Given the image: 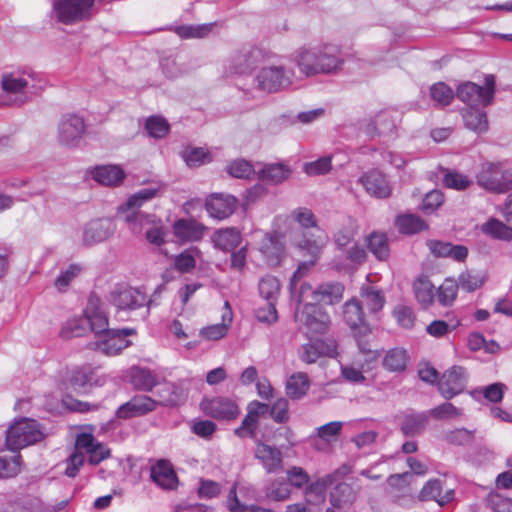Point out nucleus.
Returning a JSON list of instances; mask_svg holds the SVG:
<instances>
[{
    "mask_svg": "<svg viewBox=\"0 0 512 512\" xmlns=\"http://www.w3.org/2000/svg\"><path fill=\"white\" fill-rule=\"evenodd\" d=\"M225 307L227 308L228 311L226 314L223 315V323L214 324L203 328L200 331V334L204 338L208 340H218L226 335L228 327L232 321V312L230 310V305L228 302H225Z\"/></svg>",
    "mask_w": 512,
    "mask_h": 512,
    "instance_id": "49530a36",
    "label": "nucleus"
},
{
    "mask_svg": "<svg viewBox=\"0 0 512 512\" xmlns=\"http://www.w3.org/2000/svg\"><path fill=\"white\" fill-rule=\"evenodd\" d=\"M95 0H53L51 16L57 22L71 25L91 17Z\"/></svg>",
    "mask_w": 512,
    "mask_h": 512,
    "instance_id": "39448f33",
    "label": "nucleus"
},
{
    "mask_svg": "<svg viewBox=\"0 0 512 512\" xmlns=\"http://www.w3.org/2000/svg\"><path fill=\"white\" fill-rule=\"evenodd\" d=\"M290 173V169L284 164H268L261 169L259 177L262 180L278 184L286 180Z\"/></svg>",
    "mask_w": 512,
    "mask_h": 512,
    "instance_id": "09e8293b",
    "label": "nucleus"
},
{
    "mask_svg": "<svg viewBox=\"0 0 512 512\" xmlns=\"http://www.w3.org/2000/svg\"><path fill=\"white\" fill-rule=\"evenodd\" d=\"M157 402L155 399L146 395H137L124 403L117 409V417L128 419L138 417L152 412L156 409Z\"/></svg>",
    "mask_w": 512,
    "mask_h": 512,
    "instance_id": "412c9836",
    "label": "nucleus"
},
{
    "mask_svg": "<svg viewBox=\"0 0 512 512\" xmlns=\"http://www.w3.org/2000/svg\"><path fill=\"white\" fill-rule=\"evenodd\" d=\"M198 252L197 249H188L175 256V268L182 273L191 272L196 266L195 254Z\"/></svg>",
    "mask_w": 512,
    "mask_h": 512,
    "instance_id": "0e129e2a",
    "label": "nucleus"
},
{
    "mask_svg": "<svg viewBox=\"0 0 512 512\" xmlns=\"http://www.w3.org/2000/svg\"><path fill=\"white\" fill-rule=\"evenodd\" d=\"M369 251L380 261L389 258L390 248L386 234L373 232L366 238Z\"/></svg>",
    "mask_w": 512,
    "mask_h": 512,
    "instance_id": "58836bf2",
    "label": "nucleus"
},
{
    "mask_svg": "<svg viewBox=\"0 0 512 512\" xmlns=\"http://www.w3.org/2000/svg\"><path fill=\"white\" fill-rule=\"evenodd\" d=\"M293 62L305 77L338 73L344 59L338 47L323 44L302 47L293 54Z\"/></svg>",
    "mask_w": 512,
    "mask_h": 512,
    "instance_id": "f03ea898",
    "label": "nucleus"
},
{
    "mask_svg": "<svg viewBox=\"0 0 512 512\" xmlns=\"http://www.w3.org/2000/svg\"><path fill=\"white\" fill-rule=\"evenodd\" d=\"M150 477L152 481L164 490H173L178 485L177 475L167 460H158L151 466Z\"/></svg>",
    "mask_w": 512,
    "mask_h": 512,
    "instance_id": "393cba45",
    "label": "nucleus"
},
{
    "mask_svg": "<svg viewBox=\"0 0 512 512\" xmlns=\"http://www.w3.org/2000/svg\"><path fill=\"white\" fill-rule=\"evenodd\" d=\"M356 498V491L350 484L345 482L338 483L330 492V503L338 509L352 505Z\"/></svg>",
    "mask_w": 512,
    "mask_h": 512,
    "instance_id": "f704fd0d",
    "label": "nucleus"
},
{
    "mask_svg": "<svg viewBox=\"0 0 512 512\" xmlns=\"http://www.w3.org/2000/svg\"><path fill=\"white\" fill-rule=\"evenodd\" d=\"M260 250L266 256L270 264L277 265L280 263L283 250L272 236L268 234L264 235L263 244L261 245Z\"/></svg>",
    "mask_w": 512,
    "mask_h": 512,
    "instance_id": "6e6d98bb",
    "label": "nucleus"
},
{
    "mask_svg": "<svg viewBox=\"0 0 512 512\" xmlns=\"http://www.w3.org/2000/svg\"><path fill=\"white\" fill-rule=\"evenodd\" d=\"M203 412L215 419H233L239 414L238 406L230 399L215 397L201 402Z\"/></svg>",
    "mask_w": 512,
    "mask_h": 512,
    "instance_id": "6ab92c4d",
    "label": "nucleus"
},
{
    "mask_svg": "<svg viewBox=\"0 0 512 512\" xmlns=\"http://www.w3.org/2000/svg\"><path fill=\"white\" fill-rule=\"evenodd\" d=\"M368 194L376 198H386L391 194V187L386 177L379 171L373 170L360 178Z\"/></svg>",
    "mask_w": 512,
    "mask_h": 512,
    "instance_id": "c756f323",
    "label": "nucleus"
},
{
    "mask_svg": "<svg viewBox=\"0 0 512 512\" xmlns=\"http://www.w3.org/2000/svg\"><path fill=\"white\" fill-rule=\"evenodd\" d=\"M84 317L90 331L94 332L97 336L108 330V317L97 295L91 294L89 296L84 310Z\"/></svg>",
    "mask_w": 512,
    "mask_h": 512,
    "instance_id": "dca6fc26",
    "label": "nucleus"
},
{
    "mask_svg": "<svg viewBox=\"0 0 512 512\" xmlns=\"http://www.w3.org/2000/svg\"><path fill=\"white\" fill-rule=\"evenodd\" d=\"M227 507L230 512H274L271 509L262 508L257 505H244L238 498L236 493V484L229 491L227 499Z\"/></svg>",
    "mask_w": 512,
    "mask_h": 512,
    "instance_id": "13d9d810",
    "label": "nucleus"
},
{
    "mask_svg": "<svg viewBox=\"0 0 512 512\" xmlns=\"http://www.w3.org/2000/svg\"><path fill=\"white\" fill-rule=\"evenodd\" d=\"M337 348V342L332 338L311 339L299 348L298 357L302 362L312 364L321 357H336Z\"/></svg>",
    "mask_w": 512,
    "mask_h": 512,
    "instance_id": "ddd939ff",
    "label": "nucleus"
},
{
    "mask_svg": "<svg viewBox=\"0 0 512 512\" xmlns=\"http://www.w3.org/2000/svg\"><path fill=\"white\" fill-rule=\"evenodd\" d=\"M286 393L291 399H301L310 388V380L304 372L292 374L286 381Z\"/></svg>",
    "mask_w": 512,
    "mask_h": 512,
    "instance_id": "e433bc0d",
    "label": "nucleus"
},
{
    "mask_svg": "<svg viewBox=\"0 0 512 512\" xmlns=\"http://www.w3.org/2000/svg\"><path fill=\"white\" fill-rule=\"evenodd\" d=\"M94 370L90 366H76L66 372L67 389L76 393H86L92 386Z\"/></svg>",
    "mask_w": 512,
    "mask_h": 512,
    "instance_id": "b1692460",
    "label": "nucleus"
},
{
    "mask_svg": "<svg viewBox=\"0 0 512 512\" xmlns=\"http://www.w3.org/2000/svg\"><path fill=\"white\" fill-rule=\"evenodd\" d=\"M294 317L311 334H325L331 325L330 316L316 303H306L297 308Z\"/></svg>",
    "mask_w": 512,
    "mask_h": 512,
    "instance_id": "1a4fd4ad",
    "label": "nucleus"
},
{
    "mask_svg": "<svg viewBox=\"0 0 512 512\" xmlns=\"http://www.w3.org/2000/svg\"><path fill=\"white\" fill-rule=\"evenodd\" d=\"M130 378L134 388L141 391H151L159 385L158 377L147 368L132 367Z\"/></svg>",
    "mask_w": 512,
    "mask_h": 512,
    "instance_id": "c9c22d12",
    "label": "nucleus"
},
{
    "mask_svg": "<svg viewBox=\"0 0 512 512\" xmlns=\"http://www.w3.org/2000/svg\"><path fill=\"white\" fill-rule=\"evenodd\" d=\"M82 267L79 264H70L66 269L62 270L55 279L54 285L60 292H64L70 286L71 282L79 276Z\"/></svg>",
    "mask_w": 512,
    "mask_h": 512,
    "instance_id": "bf43d9fd",
    "label": "nucleus"
},
{
    "mask_svg": "<svg viewBox=\"0 0 512 512\" xmlns=\"http://www.w3.org/2000/svg\"><path fill=\"white\" fill-rule=\"evenodd\" d=\"M443 182L446 187L459 191L467 189L472 183L468 176L456 171H448Z\"/></svg>",
    "mask_w": 512,
    "mask_h": 512,
    "instance_id": "774afa93",
    "label": "nucleus"
},
{
    "mask_svg": "<svg viewBox=\"0 0 512 512\" xmlns=\"http://www.w3.org/2000/svg\"><path fill=\"white\" fill-rule=\"evenodd\" d=\"M227 172L235 178H250L255 174L253 165L244 159L231 162L227 166Z\"/></svg>",
    "mask_w": 512,
    "mask_h": 512,
    "instance_id": "69168bd1",
    "label": "nucleus"
},
{
    "mask_svg": "<svg viewBox=\"0 0 512 512\" xmlns=\"http://www.w3.org/2000/svg\"><path fill=\"white\" fill-rule=\"evenodd\" d=\"M268 412L269 406L267 404L258 401L251 402L248 405V413L241 426L235 430V434L239 437H253L259 417Z\"/></svg>",
    "mask_w": 512,
    "mask_h": 512,
    "instance_id": "c85d7f7f",
    "label": "nucleus"
},
{
    "mask_svg": "<svg viewBox=\"0 0 512 512\" xmlns=\"http://www.w3.org/2000/svg\"><path fill=\"white\" fill-rule=\"evenodd\" d=\"M349 473V468L343 465L330 474L318 478L314 482L308 484L305 488L304 495L308 504L319 505L325 501L326 490L339 479L345 477Z\"/></svg>",
    "mask_w": 512,
    "mask_h": 512,
    "instance_id": "f8f14e48",
    "label": "nucleus"
},
{
    "mask_svg": "<svg viewBox=\"0 0 512 512\" xmlns=\"http://www.w3.org/2000/svg\"><path fill=\"white\" fill-rule=\"evenodd\" d=\"M295 244L299 249L306 250L312 259L300 263L297 270L293 273L290 281V289L292 293L296 290L297 282L314 266L316 258L321 248L324 246V239L320 236L312 239L303 237L302 239L295 241Z\"/></svg>",
    "mask_w": 512,
    "mask_h": 512,
    "instance_id": "4468645a",
    "label": "nucleus"
},
{
    "mask_svg": "<svg viewBox=\"0 0 512 512\" xmlns=\"http://www.w3.org/2000/svg\"><path fill=\"white\" fill-rule=\"evenodd\" d=\"M427 247L436 257H449L456 261H464L468 256V249L463 245H452L449 242L428 240Z\"/></svg>",
    "mask_w": 512,
    "mask_h": 512,
    "instance_id": "2f4dec72",
    "label": "nucleus"
},
{
    "mask_svg": "<svg viewBox=\"0 0 512 512\" xmlns=\"http://www.w3.org/2000/svg\"><path fill=\"white\" fill-rule=\"evenodd\" d=\"M237 207V199L229 194H213L205 203L210 217L223 220L232 215Z\"/></svg>",
    "mask_w": 512,
    "mask_h": 512,
    "instance_id": "aec40b11",
    "label": "nucleus"
},
{
    "mask_svg": "<svg viewBox=\"0 0 512 512\" xmlns=\"http://www.w3.org/2000/svg\"><path fill=\"white\" fill-rule=\"evenodd\" d=\"M211 240L215 248L228 252L240 245L242 236L237 228L227 227L216 230Z\"/></svg>",
    "mask_w": 512,
    "mask_h": 512,
    "instance_id": "473e14b6",
    "label": "nucleus"
},
{
    "mask_svg": "<svg viewBox=\"0 0 512 512\" xmlns=\"http://www.w3.org/2000/svg\"><path fill=\"white\" fill-rule=\"evenodd\" d=\"M481 231L492 238L499 240H511L512 228L496 218H490L481 225Z\"/></svg>",
    "mask_w": 512,
    "mask_h": 512,
    "instance_id": "79ce46f5",
    "label": "nucleus"
},
{
    "mask_svg": "<svg viewBox=\"0 0 512 512\" xmlns=\"http://www.w3.org/2000/svg\"><path fill=\"white\" fill-rule=\"evenodd\" d=\"M466 381L464 368L453 366L441 377L438 383L439 391L444 398L451 399L465 389Z\"/></svg>",
    "mask_w": 512,
    "mask_h": 512,
    "instance_id": "f3484780",
    "label": "nucleus"
},
{
    "mask_svg": "<svg viewBox=\"0 0 512 512\" xmlns=\"http://www.w3.org/2000/svg\"><path fill=\"white\" fill-rule=\"evenodd\" d=\"M430 96L438 106H447L454 99V91L444 82H438L430 87Z\"/></svg>",
    "mask_w": 512,
    "mask_h": 512,
    "instance_id": "4d7b16f0",
    "label": "nucleus"
},
{
    "mask_svg": "<svg viewBox=\"0 0 512 512\" xmlns=\"http://www.w3.org/2000/svg\"><path fill=\"white\" fill-rule=\"evenodd\" d=\"M344 287L340 283H325L320 285L313 293L315 303L323 302L333 305L338 303L343 296Z\"/></svg>",
    "mask_w": 512,
    "mask_h": 512,
    "instance_id": "4c0bfd02",
    "label": "nucleus"
},
{
    "mask_svg": "<svg viewBox=\"0 0 512 512\" xmlns=\"http://www.w3.org/2000/svg\"><path fill=\"white\" fill-rule=\"evenodd\" d=\"M458 288V284L455 280L447 278L439 286L435 297L441 305L449 306L455 301Z\"/></svg>",
    "mask_w": 512,
    "mask_h": 512,
    "instance_id": "864d4df0",
    "label": "nucleus"
},
{
    "mask_svg": "<svg viewBox=\"0 0 512 512\" xmlns=\"http://www.w3.org/2000/svg\"><path fill=\"white\" fill-rule=\"evenodd\" d=\"M1 87L3 90L0 100L2 105L20 106L31 99L29 81L22 75L15 73L4 74L1 80Z\"/></svg>",
    "mask_w": 512,
    "mask_h": 512,
    "instance_id": "6e6552de",
    "label": "nucleus"
},
{
    "mask_svg": "<svg viewBox=\"0 0 512 512\" xmlns=\"http://www.w3.org/2000/svg\"><path fill=\"white\" fill-rule=\"evenodd\" d=\"M396 225L403 234H415L428 228V225L419 216L413 214L399 216Z\"/></svg>",
    "mask_w": 512,
    "mask_h": 512,
    "instance_id": "de8ad7c7",
    "label": "nucleus"
},
{
    "mask_svg": "<svg viewBox=\"0 0 512 512\" xmlns=\"http://www.w3.org/2000/svg\"><path fill=\"white\" fill-rule=\"evenodd\" d=\"M495 77L486 75L484 86L464 82L457 87L456 96L471 108L486 107L492 104L495 96Z\"/></svg>",
    "mask_w": 512,
    "mask_h": 512,
    "instance_id": "20e7f679",
    "label": "nucleus"
},
{
    "mask_svg": "<svg viewBox=\"0 0 512 512\" xmlns=\"http://www.w3.org/2000/svg\"><path fill=\"white\" fill-rule=\"evenodd\" d=\"M76 449L85 450L89 454V463L91 465L99 464L110 455L109 449L96 441L93 435L88 433H82L77 436Z\"/></svg>",
    "mask_w": 512,
    "mask_h": 512,
    "instance_id": "bb28decb",
    "label": "nucleus"
},
{
    "mask_svg": "<svg viewBox=\"0 0 512 512\" xmlns=\"http://www.w3.org/2000/svg\"><path fill=\"white\" fill-rule=\"evenodd\" d=\"M428 424V416L425 413L407 414L401 422V431L405 436L421 434Z\"/></svg>",
    "mask_w": 512,
    "mask_h": 512,
    "instance_id": "ea45409f",
    "label": "nucleus"
},
{
    "mask_svg": "<svg viewBox=\"0 0 512 512\" xmlns=\"http://www.w3.org/2000/svg\"><path fill=\"white\" fill-rule=\"evenodd\" d=\"M442 485L438 479L429 480L421 489L419 493V499L421 501H436L440 506L451 502L454 498V491L452 489L441 494Z\"/></svg>",
    "mask_w": 512,
    "mask_h": 512,
    "instance_id": "72a5a7b5",
    "label": "nucleus"
},
{
    "mask_svg": "<svg viewBox=\"0 0 512 512\" xmlns=\"http://www.w3.org/2000/svg\"><path fill=\"white\" fill-rule=\"evenodd\" d=\"M485 282V275L480 271H465L458 277V287L467 292L475 291Z\"/></svg>",
    "mask_w": 512,
    "mask_h": 512,
    "instance_id": "5fc2aeb1",
    "label": "nucleus"
},
{
    "mask_svg": "<svg viewBox=\"0 0 512 512\" xmlns=\"http://www.w3.org/2000/svg\"><path fill=\"white\" fill-rule=\"evenodd\" d=\"M281 291L279 280L272 276L266 275L259 282V293L267 302L276 303Z\"/></svg>",
    "mask_w": 512,
    "mask_h": 512,
    "instance_id": "8fccbe9b",
    "label": "nucleus"
},
{
    "mask_svg": "<svg viewBox=\"0 0 512 512\" xmlns=\"http://www.w3.org/2000/svg\"><path fill=\"white\" fill-rule=\"evenodd\" d=\"M20 472V455L16 452L0 451V478H10Z\"/></svg>",
    "mask_w": 512,
    "mask_h": 512,
    "instance_id": "a18cd8bd",
    "label": "nucleus"
},
{
    "mask_svg": "<svg viewBox=\"0 0 512 512\" xmlns=\"http://www.w3.org/2000/svg\"><path fill=\"white\" fill-rule=\"evenodd\" d=\"M145 127L149 136L153 138H163L169 132L168 122L157 116L148 118Z\"/></svg>",
    "mask_w": 512,
    "mask_h": 512,
    "instance_id": "338daca9",
    "label": "nucleus"
},
{
    "mask_svg": "<svg viewBox=\"0 0 512 512\" xmlns=\"http://www.w3.org/2000/svg\"><path fill=\"white\" fill-rule=\"evenodd\" d=\"M86 131L84 119L75 114L64 115L57 128V140L62 146L76 147Z\"/></svg>",
    "mask_w": 512,
    "mask_h": 512,
    "instance_id": "9b49d317",
    "label": "nucleus"
},
{
    "mask_svg": "<svg viewBox=\"0 0 512 512\" xmlns=\"http://www.w3.org/2000/svg\"><path fill=\"white\" fill-rule=\"evenodd\" d=\"M480 108L481 107H469V109L463 114L466 127L477 133H483L488 129L486 113Z\"/></svg>",
    "mask_w": 512,
    "mask_h": 512,
    "instance_id": "37998d69",
    "label": "nucleus"
},
{
    "mask_svg": "<svg viewBox=\"0 0 512 512\" xmlns=\"http://www.w3.org/2000/svg\"><path fill=\"white\" fill-rule=\"evenodd\" d=\"M397 119L398 115L395 111L382 110L369 120L364 131L371 137L390 133L395 129Z\"/></svg>",
    "mask_w": 512,
    "mask_h": 512,
    "instance_id": "a878e982",
    "label": "nucleus"
},
{
    "mask_svg": "<svg viewBox=\"0 0 512 512\" xmlns=\"http://www.w3.org/2000/svg\"><path fill=\"white\" fill-rule=\"evenodd\" d=\"M146 295L132 287H120L111 293V303L116 307V317L121 320H131L130 314L145 306Z\"/></svg>",
    "mask_w": 512,
    "mask_h": 512,
    "instance_id": "0eeeda50",
    "label": "nucleus"
},
{
    "mask_svg": "<svg viewBox=\"0 0 512 512\" xmlns=\"http://www.w3.org/2000/svg\"><path fill=\"white\" fill-rule=\"evenodd\" d=\"M413 291L422 306L427 307L433 303L436 292L434 285L426 276H421L414 281Z\"/></svg>",
    "mask_w": 512,
    "mask_h": 512,
    "instance_id": "a19ab883",
    "label": "nucleus"
},
{
    "mask_svg": "<svg viewBox=\"0 0 512 512\" xmlns=\"http://www.w3.org/2000/svg\"><path fill=\"white\" fill-rule=\"evenodd\" d=\"M207 227L195 219H179L173 225V233L182 242H196L203 238Z\"/></svg>",
    "mask_w": 512,
    "mask_h": 512,
    "instance_id": "cd10ccee",
    "label": "nucleus"
},
{
    "mask_svg": "<svg viewBox=\"0 0 512 512\" xmlns=\"http://www.w3.org/2000/svg\"><path fill=\"white\" fill-rule=\"evenodd\" d=\"M477 183L483 189L502 193V164L484 163L476 176Z\"/></svg>",
    "mask_w": 512,
    "mask_h": 512,
    "instance_id": "4be33fe9",
    "label": "nucleus"
},
{
    "mask_svg": "<svg viewBox=\"0 0 512 512\" xmlns=\"http://www.w3.org/2000/svg\"><path fill=\"white\" fill-rule=\"evenodd\" d=\"M115 231L116 225L111 219L94 220L84 227L82 242L86 246H91L107 240Z\"/></svg>",
    "mask_w": 512,
    "mask_h": 512,
    "instance_id": "a211bd4d",
    "label": "nucleus"
},
{
    "mask_svg": "<svg viewBox=\"0 0 512 512\" xmlns=\"http://www.w3.org/2000/svg\"><path fill=\"white\" fill-rule=\"evenodd\" d=\"M343 318L350 328L360 327L364 320V314L358 300L352 299L344 304Z\"/></svg>",
    "mask_w": 512,
    "mask_h": 512,
    "instance_id": "3c124183",
    "label": "nucleus"
},
{
    "mask_svg": "<svg viewBox=\"0 0 512 512\" xmlns=\"http://www.w3.org/2000/svg\"><path fill=\"white\" fill-rule=\"evenodd\" d=\"M134 329H108L98 335L99 340L89 344V348L99 351L106 356H115L127 348L131 342L126 339L133 335Z\"/></svg>",
    "mask_w": 512,
    "mask_h": 512,
    "instance_id": "9d476101",
    "label": "nucleus"
},
{
    "mask_svg": "<svg viewBox=\"0 0 512 512\" xmlns=\"http://www.w3.org/2000/svg\"><path fill=\"white\" fill-rule=\"evenodd\" d=\"M291 495V489L284 480H274L267 487L266 496L274 501H284Z\"/></svg>",
    "mask_w": 512,
    "mask_h": 512,
    "instance_id": "e2e57ef3",
    "label": "nucleus"
},
{
    "mask_svg": "<svg viewBox=\"0 0 512 512\" xmlns=\"http://www.w3.org/2000/svg\"><path fill=\"white\" fill-rule=\"evenodd\" d=\"M158 192V187H149L143 188L130 196L126 202L124 220L133 233L140 234L145 231V238L150 244L161 246L165 243L166 237L161 219L139 210L144 202L154 198Z\"/></svg>",
    "mask_w": 512,
    "mask_h": 512,
    "instance_id": "f257e3e1",
    "label": "nucleus"
},
{
    "mask_svg": "<svg viewBox=\"0 0 512 512\" xmlns=\"http://www.w3.org/2000/svg\"><path fill=\"white\" fill-rule=\"evenodd\" d=\"M157 405L165 407H176L185 403L188 396V386L184 381L159 382L155 392Z\"/></svg>",
    "mask_w": 512,
    "mask_h": 512,
    "instance_id": "2eb2a0df",
    "label": "nucleus"
},
{
    "mask_svg": "<svg viewBox=\"0 0 512 512\" xmlns=\"http://www.w3.org/2000/svg\"><path fill=\"white\" fill-rule=\"evenodd\" d=\"M357 233V223L353 219H349L347 224L342 226L334 235L335 244L344 248L353 242V239Z\"/></svg>",
    "mask_w": 512,
    "mask_h": 512,
    "instance_id": "052dcab7",
    "label": "nucleus"
},
{
    "mask_svg": "<svg viewBox=\"0 0 512 512\" xmlns=\"http://www.w3.org/2000/svg\"><path fill=\"white\" fill-rule=\"evenodd\" d=\"M92 178L104 186H118L125 178V172L119 165H100L91 171Z\"/></svg>",
    "mask_w": 512,
    "mask_h": 512,
    "instance_id": "7c9ffc66",
    "label": "nucleus"
},
{
    "mask_svg": "<svg viewBox=\"0 0 512 512\" xmlns=\"http://www.w3.org/2000/svg\"><path fill=\"white\" fill-rule=\"evenodd\" d=\"M361 296L372 312H378L381 310L385 303V297L383 293L373 286L366 285L361 288Z\"/></svg>",
    "mask_w": 512,
    "mask_h": 512,
    "instance_id": "603ef678",
    "label": "nucleus"
},
{
    "mask_svg": "<svg viewBox=\"0 0 512 512\" xmlns=\"http://www.w3.org/2000/svg\"><path fill=\"white\" fill-rule=\"evenodd\" d=\"M255 458L261 462L268 473H276L283 468L282 452L261 441L256 442Z\"/></svg>",
    "mask_w": 512,
    "mask_h": 512,
    "instance_id": "5701e85b",
    "label": "nucleus"
},
{
    "mask_svg": "<svg viewBox=\"0 0 512 512\" xmlns=\"http://www.w3.org/2000/svg\"><path fill=\"white\" fill-rule=\"evenodd\" d=\"M85 320L86 318L83 316L67 321L62 329L63 337L73 338L85 335L87 331H90L89 325Z\"/></svg>",
    "mask_w": 512,
    "mask_h": 512,
    "instance_id": "680f3d73",
    "label": "nucleus"
},
{
    "mask_svg": "<svg viewBox=\"0 0 512 512\" xmlns=\"http://www.w3.org/2000/svg\"><path fill=\"white\" fill-rule=\"evenodd\" d=\"M408 355L404 349L393 348L386 352L382 364L391 372H400L406 368Z\"/></svg>",
    "mask_w": 512,
    "mask_h": 512,
    "instance_id": "c03bdc74",
    "label": "nucleus"
},
{
    "mask_svg": "<svg viewBox=\"0 0 512 512\" xmlns=\"http://www.w3.org/2000/svg\"><path fill=\"white\" fill-rule=\"evenodd\" d=\"M294 73L283 66H264L255 76L256 87L264 92L274 93L292 84Z\"/></svg>",
    "mask_w": 512,
    "mask_h": 512,
    "instance_id": "423d86ee",
    "label": "nucleus"
},
{
    "mask_svg": "<svg viewBox=\"0 0 512 512\" xmlns=\"http://www.w3.org/2000/svg\"><path fill=\"white\" fill-rule=\"evenodd\" d=\"M44 437L45 432L39 422L30 418H20L8 428L6 446L10 451L17 452L43 440Z\"/></svg>",
    "mask_w": 512,
    "mask_h": 512,
    "instance_id": "7ed1b4c3",
    "label": "nucleus"
}]
</instances>
